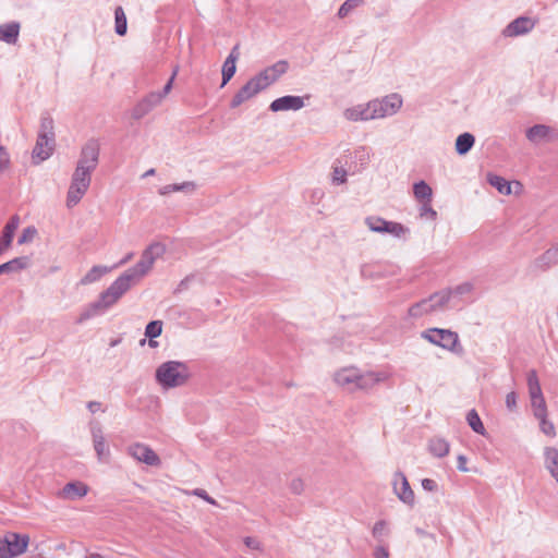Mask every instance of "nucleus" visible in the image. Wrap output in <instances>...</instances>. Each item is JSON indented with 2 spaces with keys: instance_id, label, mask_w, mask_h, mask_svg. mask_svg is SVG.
Returning a JSON list of instances; mask_svg holds the SVG:
<instances>
[{
  "instance_id": "nucleus-7",
  "label": "nucleus",
  "mask_w": 558,
  "mask_h": 558,
  "mask_svg": "<svg viewBox=\"0 0 558 558\" xmlns=\"http://www.w3.org/2000/svg\"><path fill=\"white\" fill-rule=\"evenodd\" d=\"M428 342L454 353H461L462 347L457 332L449 329L430 328L422 333Z\"/></svg>"
},
{
  "instance_id": "nucleus-52",
  "label": "nucleus",
  "mask_w": 558,
  "mask_h": 558,
  "mask_svg": "<svg viewBox=\"0 0 558 558\" xmlns=\"http://www.w3.org/2000/svg\"><path fill=\"white\" fill-rule=\"evenodd\" d=\"M245 546L252 550H263L262 543L254 537L246 536L243 539Z\"/></svg>"
},
{
  "instance_id": "nucleus-14",
  "label": "nucleus",
  "mask_w": 558,
  "mask_h": 558,
  "mask_svg": "<svg viewBox=\"0 0 558 558\" xmlns=\"http://www.w3.org/2000/svg\"><path fill=\"white\" fill-rule=\"evenodd\" d=\"M90 434L98 461L107 462L110 456V450L104 437L101 426L98 423H90Z\"/></svg>"
},
{
  "instance_id": "nucleus-1",
  "label": "nucleus",
  "mask_w": 558,
  "mask_h": 558,
  "mask_svg": "<svg viewBox=\"0 0 558 558\" xmlns=\"http://www.w3.org/2000/svg\"><path fill=\"white\" fill-rule=\"evenodd\" d=\"M134 283L123 274L119 276L105 291H102L97 301L88 304L81 313L77 323H83L95 316L101 315L113 306L124 293H126Z\"/></svg>"
},
{
  "instance_id": "nucleus-4",
  "label": "nucleus",
  "mask_w": 558,
  "mask_h": 558,
  "mask_svg": "<svg viewBox=\"0 0 558 558\" xmlns=\"http://www.w3.org/2000/svg\"><path fill=\"white\" fill-rule=\"evenodd\" d=\"M166 252V246L160 242H154L142 253L141 259L135 266L123 272L134 284L141 280L153 268L155 262Z\"/></svg>"
},
{
  "instance_id": "nucleus-58",
  "label": "nucleus",
  "mask_w": 558,
  "mask_h": 558,
  "mask_svg": "<svg viewBox=\"0 0 558 558\" xmlns=\"http://www.w3.org/2000/svg\"><path fill=\"white\" fill-rule=\"evenodd\" d=\"M374 558H389V551L384 546H377L374 550Z\"/></svg>"
},
{
  "instance_id": "nucleus-41",
  "label": "nucleus",
  "mask_w": 558,
  "mask_h": 558,
  "mask_svg": "<svg viewBox=\"0 0 558 558\" xmlns=\"http://www.w3.org/2000/svg\"><path fill=\"white\" fill-rule=\"evenodd\" d=\"M364 0H345L338 10V16L343 19L348 16L354 9L360 7Z\"/></svg>"
},
{
  "instance_id": "nucleus-33",
  "label": "nucleus",
  "mask_w": 558,
  "mask_h": 558,
  "mask_svg": "<svg viewBox=\"0 0 558 558\" xmlns=\"http://www.w3.org/2000/svg\"><path fill=\"white\" fill-rule=\"evenodd\" d=\"M28 265L27 257H16L0 265V275L11 274L25 268Z\"/></svg>"
},
{
  "instance_id": "nucleus-18",
  "label": "nucleus",
  "mask_w": 558,
  "mask_h": 558,
  "mask_svg": "<svg viewBox=\"0 0 558 558\" xmlns=\"http://www.w3.org/2000/svg\"><path fill=\"white\" fill-rule=\"evenodd\" d=\"M89 185L90 183L88 182L76 181V179H72L66 195V206L71 208L78 204L83 196L86 194Z\"/></svg>"
},
{
  "instance_id": "nucleus-54",
  "label": "nucleus",
  "mask_w": 558,
  "mask_h": 558,
  "mask_svg": "<svg viewBox=\"0 0 558 558\" xmlns=\"http://www.w3.org/2000/svg\"><path fill=\"white\" fill-rule=\"evenodd\" d=\"M290 489L293 494L300 495L304 490V483L301 478H293L290 483Z\"/></svg>"
},
{
  "instance_id": "nucleus-17",
  "label": "nucleus",
  "mask_w": 558,
  "mask_h": 558,
  "mask_svg": "<svg viewBox=\"0 0 558 558\" xmlns=\"http://www.w3.org/2000/svg\"><path fill=\"white\" fill-rule=\"evenodd\" d=\"M260 92L259 87L257 86L256 82L252 77L246 82L244 86H242L239 92L233 96L231 100V108H236L246 100L253 98Z\"/></svg>"
},
{
  "instance_id": "nucleus-23",
  "label": "nucleus",
  "mask_w": 558,
  "mask_h": 558,
  "mask_svg": "<svg viewBox=\"0 0 558 558\" xmlns=\"http://www.w3.org/2000/svg\"><path fill=\"white\" fill-rule=\"evenodd\" d=\"M535 267L546 270L558 264V245L548 248L538 258L535 259Z\"/></svg>"
},
{
  "instance_id": "nucleus-64",
  "label": "nucleus",
  "mask_w": 558,
  "mask_h": 558,
  "mask_svg": "<svg viewBox=\"0 0 558 558\" xmlns=\"http://www.w3.org/2000/svg\"><path fill=\"white\" fill-rule=\"evenodd\" d=\"M83 558H110L94 551H86Z\"/></svg>"
},
{
  "instance_id": "nucleus-50",
  "label": "nucleus",
  "mask_w": 558,
  "mask_h": 558,
  "mask_svg": "<svg viewBox=\"0 0 558 558\" xmlns=\"http://www.w3.org/2000/svg\"><path fill=\"white\" fill-rule=\"evenodd\" d=\"M36 233L37 231L34 227L25 228L19 238V244L31 242L35 238Z\"/></svg>"
},
{
  "instance_id": "nucleus-39",
  "label": "nucleus",
  "mask_w": 558,
  "mask_h": 558,
  "mask_svg": "<svg viewBox=\"0 0 558 558\" xmlns=\"http://www.w3.org/2000/svg\"><path fill=\"white\" fill-rule=\"evenodd\" d=\"M387 233L397 239L405 240L410 234V229L400 222L391 221Z\"/></svg>"
},
{
  "instance_id": "nucleus-3",
  "label": "nucleus",
  "mask_w": 558,
  "mask_h": 558,
  "mask_svg": "<svg viewBox=\"0 0 558 558\" xmlns=\"http://www.w3.org/2000/svg\"><path fill=\"white\" fill-rule=\"evenodd\" d=\"M186 365L179 361H168L156 369V380L165 389L183 386L189 379Z\"/></svg>"
},
{
  "instance_id": "nucleus-43",
  "label": "nucleus",
  "mask_w": 558,
  "mask_h": 558,
  "mask_svg": "<svg viewBox=\"0 0 558 558\" xmlns=\"http://www.w3.org/2000/svg\"><path fill=\"white\" fill-rule=\"evenodd\" d=\"M372 533L377 541L381 542L383 538L388 534L386 521L380 520L376 522L375 525L373 526Z\"/></svg>"
},
{
  "instance_id": "nucleus-11",
  "label": "nucleus",
  "mask_w": 558,
  "mask_h": 558,
  "mask_svg": "<svg viewBox=\"0 0 558 558\" xmlns=\"http://www.w3.org/2000/svg\"><path fill=\"white\" fill-rule=\"evenodd\" d=\"M128 453L136 461L149 466H159L161 464L158 454L145 444L135 442L129 446Z\"/></svg>"
},
{
  "instance_id": "nucleus-63",
  "label": "nucleus",
  "mask_w": 558,
  "mask_h": 558,
  "mask_svg": "<svg viewBox=\"0 0 558 558\" xmlns=\"http://www.w3.org/2000/svg\"><path fill=\"white\" fill-rule=\"evenodd\" d=\"M170 193H174V191L172 190V184H168L159 189L160 195H168Z\"/></svg>"
},
{
  "instance_id": "nucleus-12",
  "label": "nucleus",
  "mask_w": 558,
  "mask_h": 558,
  "mask_svg": "<svg viewBox=\"0 0 558 558\" xmlns=\"http://www.w3.org/2000/svg\"><path fill=\"white\" fill-rule=\"evenodd\" d=\"M536 25V20L519 16L510 22L502 31L505 37H518L529 34Z\"/></svg>"
},
{
  "instance_id": "nucleus-30",
  "label": "nucleus",
  "mask_w": 558,
  "mask_h": 558,
  "mask_svg": "<svg viewBox=\"0 0 558 558\" xmlns=\"http://www.w3.org/2000/svg\"><path fill=\"white\" fill-rule=\"evenodd\" d=\"M111 268L107 266H93L81 279L82 284H89L98 281L102 276L109 272Z\"/></svg>"
},
{
  "instance_id": "nucleus-44",
  "label": "nucleus",
  "mask_w": 558,
  "mask_h": 558,
  "mask_svg": "<svg viewBox=\"0 0 558 558\" xmlns=\"http://www.w3.org/2000/svg\"><path fill=\"white\" fill-rule=\"evenodd\" d=\"M420 217L436 220L437 211L432 207L430 202H422L420 207Z\"/></svg>"
},
{
  "instance_id": "nucleus-24",
  "label": "nucleus",
  "mask_w": 558,
  "mask_h": 558,
  "mask_svg": "<svg viewBox=\"0 0 558 558\" xmlns=\"http://www.w3.org/2000/svg\"><path fill=\"white\" fill-rule=\"evenodd\" d=\"M544 456L545 468L558 483V449L554 447H547L545 448Z\"/></svg>"
},
{
  "instance_id": "nucleus-53",
  "label": "nucleus",
  "mask_w": 558,
  "mask_h": 558,
  "mask_svg": "<svg viewBox=\"0 0 558 558\" xmlns=\"http://www.w3.org/2000/svg\"><path fill=\"white\" fill-rule=\"evenodd\" d=\"M421 484L423 489L426 492L434 493L438 490L437 482L432 478H423Z\"/></svg>"
},
{
  "instance_id": "nucleus-16",
  "label": "nucleus",
  "mask_w": 558,
  "mask_h": 558,
  "mask_svg": "<svg viewBox=\"0 0 558 558\" xmlns=\"http://www.w3.org/2000/svg\"><path fill=\"white\" fill-rule=\"evenodd\" d=\"M56 140L37 136L35 147L33 149V160L36 163L47 160L53 153Z\"/></svg>"
},
{
  "instance_id": "nucleus-8",
  "label": "nucleus",
  "mask_w": 558,
  "mask_h": 558,
  "mask_svg": "<svg viewBox=\"0 0 558 558\" xmlns=\"http://www.w3.org/2000/svg\"><path fill=\"white\" fill-rule=\"evenodd\" d=\"M402 97L392 93L383 98L369 101V109L373 113V119H384L396 114L402 107Z\"/></svg>"
},
{
  "instance_id": "nucleus-42",
  "label": "nucleus",
  "mask_w": 558,
  "mask_h": 558,
  "mask_svg": "<svg viewBox=\"0 0 558 558\" xmlns=\"http://www.w3.org/2000/svg\"><path fill=\"white\" fill-rule=\"evenodd\" d=\"M162 332V322L161 320H153L147 324L145 328V337L149 339H155L159 337Z\"/></svg>"
},
{
  "instance_id": "nucleus-32",
  "label": "nucleus",
  "mask_w": 558,
  "mask_h": 558,
  "mask_svg": "<svg viewBox=\"0 0 558 558\" xmlns=\"http://www.w3.org/2000/svg\"><path fill=\"white\" fill-rule=\"evenodd\" d=\"M488 183L494 186L500 194L509 195L511 194V185L510 182L505 178L499 177L497 174L488 173L487 175Z\"/></svg>"
},
{
  "instance_id": "nucleus-15",
  "label": "nucleus",
  "mask_w": 558,
  "mask_h": 558,
  "mask_svg": "<svg viewBox=\"0 0 558 558\" xmlns=\"http://www.w3.org/2000/svg\"><path fill=\"white\" fill-rule=\"evenodd\" d=\"M305 106L304 97L287 95L275 99L269 109L274 112L293 110L298 111Z\"/></svg>"
},
{
  "instance_id": "nucleus-20",
  "label": "nucleus",
  "mask_w": 558,
  "mask_h": 558,
  "mask_svg": "<svg viewBox=\"0 0 558 558\" xmlns=\"http://www.w3.org/2000/svg\"><path fill=\"white\" fill-rule=\"evenodd\" d=\"M343 117L349 121L374 120L369 109V101L366 105H356L343 111Z\"/></svg>"
},
{
  "instance_id": "nucleus-2",
  "label": "nucleus",
  "mask_w": 558,
  "mask_h": 558,
  "mask_svg": "<svg viewBox=\"0 0 558 558\" xmlns=\"http://www.w3.org/2000/svg\"><path fill=\"white\" fill-rule=\"evenodd\" d=\"M385 378L386 376L383 373H362L359 368L353 366L343 367L333 375L335 383L351 392L356 390H369L378 383L385 380Z\"/></svg>"
},
{
  "instance_id": "nucleus-51",
  "label": "nucleus",
  "mask_w": 558,
  "mask_h": 558,
  "mask_svg": "<svg viewBox=\"0 0 558 558\" xmlns=\"http://www.w3.org/2000/svg\"><path fill=\"white\" fill-rule=\"evenodd\" d=\"M10 167V155L5 147L0 144V171H5Z\"/></svg>"
},
{
  "instance_id": "nucleus-34",
  "label": "nucleus",
  "mask_w": 558,
  "mask_h": 558,
  "mask_svg": "<svg viewBox=\"0 0 558 558\" xmlns=\"http://www.w3.org/2000/svg\"><path fill=\"white\" fill-rule=\"evenodd\" d=\"M413 194L414 197L421 203L432 202L433 191L432 187L425 181H420L414 184Z\"/></svg>"
},
{
  "instance_id": "nucleus-19",
  "label": "nucleus",
  "mask_w": 558,
  "mask_h": 558,
  "mask_svg": "<svg viewBox=\"0 0 558 558\" xmlns=\"http://www.w3.org/2000/svg\"><path fill=\"white\" fill-rule=\"evenodd\" d=\"M87 485L82 482L68 483L59 493V497L65 500H75L86 496Z\"/></svg>"
},
{
  "instance_id": "nucleus-37",
  "label": "nucleus",
  "mask_w": 558,
  "mask_h": 558,
  "mask_svg": "<svg viewBox=\"0 0 558 558\" xmlns=\"http://www.w3.org/2000/svg\"><path fill=\"white\" fill-rule=\"evenodd\" d=\"M466 421L470 427L477 434L484 435L485 434V427L481 421V417L478 413L472 409L466 414Z\"/></svg>"
},
{
  "instance_id": "nucleus-5",
  "label": "nucleus",
  "mask_w": 558,
  "mask_h": 558,
  "mask_svg": "<svg viewBox=\"0 0 558 558\" xmlns=\"http://www.w3.org/2000/svg\"><path fill=\"white\" fill-rule=\"evenodd\" d=\"M99 158V145L96 141H88L82 148L80 159L72 179L90 183L92 172L96 169Z\"/></svg>"
},
{
  "instance_id": "nucleus-22",
  "label": "nucleus",
  "mask_w": 558,
  "mask_h": 558,
  "mask_svg": "<svg viewBox=\"0 0 558 558\" xmlns=\"http://www.w3.org/2000/svg\"><path fill=\"white\" fill-rule=\"evenodd\" d=\"M20 34V23L10 22L0 25V41L14 45Z\"/></svg>"
},
{
  "instance_id": "nucleus-31",
  "label": "nucleus",
  "mask_w": 558,
  "mask_h": 558,
  "mask_svg": "<svg viewBox=\"0 0 558 558\" xmlns=\"http://www.w3.org/2000/svg\"><path fill=\"white\" fill-rule=\"evenodd\" d=\"M37 136L46 137L50 141L56 140L53 119L49 114H45L40 118V126Z\"/></svg>"
},
{
  "instance_id": "nucleus-38",
  "label": "nucleus",
  "mask_w": 558,
  "mask_h": 558,
  "mask_svg": "<svg viewBox=\"0 0 558 558\" xmlns=\"http://www.w3.org/2000/svg\"><path fill=\"white\" fill-rule=\"evenodd\" d=\"M114 20H116V33L120 36L126 34L128 24L126 16L122 7H118L114 10Z\"/></svg>"
},
{
  "instance_id": "nucleus-40",
  "label": "nucleus",
  "mask_w": 558,
  "mask_h": 558,
  "mask_svg": "<svg viewBox=\"0 0 558 558\" xmlns=\"http://www.w3.org/2000/svg\"><path fill=\"white\" fill-rule=\"evenodd\" d=\"M531 399V407L533 409V414L535 417H544L547 415V407L543 396L533 397Z\"/></svg>"
},
{
  "instance_id": "nucleus-29",
  "label": "nucleus",
  "mask_w": 558,
  "mask_h": 558,
  "mask_svg": "<svg viewBox=\"0 0 558 558\" xmlns=\"http://www.w3.org/2000/svg\"><path fill=\"white\" fill-rule=\"evenodd\" d=\"M549 126L544 124H536L526 131V137L532 143H539L549 135Z\"/></svg>"
},
{
  "instance_id": "nucleus-26",
  "label": "nucleus",
  "mask_w": 558,
  "mask_h": 558,
  "mask_svg": "<svg viewBox=\"0 0 558 558\" xmlns=\"http://www.w3.org/2000/svg\"><path fill=\"white\" fill-rule=\"evenodd\" d=\"M449 442L444 438H432L428 444L429 452L436 458H444L449 453Z\"/></svg>"
},
{
  "instance_id": "nucleus-28",
  "label": "nucleus",
  "mask_w": 558,
  "mask_h": 558,
  "mask_svg": "<svg viewBox=\"0 0 558 558\" xmlns=\"http://www.w3.org/2000/svg\"><path fill=\"white\" fill-rule=\"evenodd\" d=\"M391 221L378 216H369L365 218V225L368 229L376 233H387Z\"/></svg>"
},
{
  "instance_id": "nucleus-49",
  "label": "nucleus",
  "mask_w": 558,
  "mask_h": 558,
  "mask_svg": "<svg viewBox=\"0 0 558 558\" xmlns=\"http://www.w3.org/2000/svg\"><path fill=\"white\" fill-rule=\"evenodd\" d=\"M473 289H474L473 283L466 281V282H463L450 290L452 291V294L464 295V294L471 293L473 291Z\"/></svg>"
},
{
  "instance_id": "nucleus-10",
  "label": "nucleus",
  "mask_w": 558,
  "mask_h": 558,
  "mask_svg": "<svg viewBox=\"0 0 558 558\" xmlns=\"http://www.w3.org/2000/svg\"><path fill=\"white\" fill-rule=\"evenodd\" d=\"M2 539L4 545V558H15L23 555L29 544V536L27 534L9 532Z\"/></svg>"
},
{
  "instance_id": "nucleus-55",
  "label": "nucleus",
  "mask_w": 558,
  "mask_h": 558,
  "mask_svg": "<svg viewBox=\"0 0 558 558\" xmlns=\"http://www.w3.org/2000/svg\"><path fill=\"white\" fill-rule=\"evenodd\" d=\"M506 407L509 411H514L517 409V393L514 391L507 393Z\"/></svg>"
},
{
  "instance_id": "nucleus-35",
  "label": "nucleus",
  "mask_w": 558,
  "mask_h": 558,
  "mask_svg": "<svg viewBox=\"0 0 558 558\" xmlns=\"http://www.w3.org/2000/svg\"><path fill=\"white\" fill-rule=\"evenodd\" d=\"M429 313H433V310L427 299H423L422 301L413 304L408 311L409 316L412 318H420Z\"/></svg>"
},
{
  "instance_id": "nucleus-57",
  "label": "nucleus",
  "mask_w": 558,
  "mask_h": 558,
  "mask_svg": "<svg viewBox=\"0 0 558 558\" xmlns=\"http://www.w3.org/2000/svg\"><path fill=\"white\" fill-rule=\"evenodd\" d=\"M193 494L202 499H204L205 501H207L208 504H211V505H216V501L214 498H211L206 490L202 489V488H196Z\"/></svg>"
},
{
  "instance_id": "nucleus-47",
  "label": "nucleus",
  "mask_w": 558,
  "mask_h": 558,
  "mask_svg": "<svg viewBox=\"0 0 558 558\" xmlns=\"http://www.w3.org/2000/svg\"><path fill=\"white\" fill-rule=\"evenodd\" d=\"M347 181V170L342 167H333L332 182L336 184H343Z\"/></svg>"
},
{
  "instance_id": "nucleus-13",
  "label": "nucleus",
  "mask_w": 558,
  "mask_h": 558,
  "mask_svg": "<svg viewBox=\"0 0 558 558\" xmlns=\"http://www.w3.org/2000/svg\"><path fill=\"white\" fill-rule=\"evenodd\" d=\"M393 492L398 498L405 505L412 507L414 505L415 496L405 475L402 472H397L393 480Z\"/></svg>"
},
{
  "instance_id": "nucleus-46",
  "label": "nucleus",
  "mask_w": 558,
  "mask_h": 558,
  "mask_svg": "<svg viewBox=\"0 0 558 558\" xmlns=\"http://www.w3.org/2000/svg\"><path fill=\"white\" fill-rule=\"evenodd\" d=\"M172 190L174 192H183L186 194H192L196 190V184L193 181H186L182 183H173Z\"/></svg>"
},
{
  "instance_id": "nucleus-48",
  "label": "nucleus",
  "mask_w": 558,
  "mask_h": 558,
  "mask_svg": "<svg viewBox=\"0 0 558 558\" xmlns=\"http://www.w3.org/2000/svg\"><path fill=\"white\" fill-rule=\"evenodd\" d=\"M354 159L359 160L362 166H366L369 161V153L366 147L362 146L354 150Z\"/></svg>"
},
{
  "instance_id": "nucleus-21",
  "label": "nucleus",
  "mask_w": 558,
  "mask_h": 558,
  "mask_svg": "<svg viewBox=\"0 0 558 558\" xmlns=\"http://www.w3.org/2000/svg\"><path fill=\"white\" fill-rule=\"evenodd\" d=\"M238 46L233 47V49L231 50L230 54L227 57V59L225 60V63L222 65V83H221V87H223L234 75L235 71H236V60L239 58V52H238Z\"/></svg>"
},
{
  "instance_id": "nucleus-59",
  "label": "nucleus",
  "mask_w": 558,
  "mask_h": 558,
  "mask_svg": "<svg viewBox=\"0 0 558 558\" xmlns=\"http://www.w3.org/2000/svg\"><path fill=\"white\" fill-rule=\"evenodd\" d=\"M194 279L193 275L186 276L184 279L180 281L178 284L177 291L181 292L189 288L190 282Z\"/></svg>"
},
{
  "instance_id": "nucleus-60",
  "label": "nucleus",
  "mask_w": 558,
  "mask_h": 558,
  "mask_svg": "<svg viewBox=\"0 0 558 558\" xmlns=\"http://www.w3.org/2000/svg\"><path fill=\"white\" fill-rule=\"evenodd\" d=\"M102 404L98 401H89L87 403V409L92 412V413H96L97 411H100L102 410L101 409Z\"/></svg>"
},
{
  "instance_id": "nucleus-56",
  "label": "nucleus",
  "mask_w": 558,
  "mask_h": 558,
  "mask_svg": "<svg viewBox=\"0 0 558 558\" xmlns=\"http://www.w3.org/2000/svg\"><path fill=\"white\" fill-rule=\"evenodd\" d=\"M526 381H527V388L534 387V386H541L538 377H537V373L535 369H531L527 373Z\"/></svg>"
},
{
  "instance_id": "nucleus-45",
  "label": "nucleus",
  "mask_w": 558,
  "mask_h": 558,
  "mask_svg": "<svg viewBox=\"0 0 558 558\" xmlns=\"http://www.w3.org/2000/svg\"><path fill=\"white\" fill-rule=\"evenodd\" d=\"M536 418L539 421V428L545 435L549 437H554L556 435L555 426L551 422L547 420V415H544V417Z\"/></svg>"
},
{
  "instance_id": "nucleus-9",
  "label": "nucleus",
  "mask_w": 558,
  "mask_h": 558,
  "mask_svg": "<svg viewBox=\"0 0 558 558\" xmlns=\"http://www.w3.org/2000/svg\"><path fill=\"white\" fill-rule=\"evenodd\" d=\"M289 69V63L286 60H279L275 64L266 68L257 75L253 76L260 92L274 84Z\"/></svg>"
},
{
  "instance_id": "nucleus-27",
  "label": "nucleus",
  "mask_w": 558,
  "mask_h": 558,
  "mask_svg": "<svg viewBox=\"0 0 558 558\" xmlns=\"http://www.w3.org/2000/svg\"><path fill=\"white\" fill-rule=\"evenodd\" d=\"M475 143V137L471 133H462L456 140V151L459 155L468 154Z\"/></svg>"
},
{
  "instance_id": "nucleus-61",
  "label": "nucleus",
  "mask_w": 558,
  "mask_h": 558,
  "mask_svg": "<svg viewBox=\"0 0 558 558\" xmlns=\"http://www.w3.org/2000/svg\"><path fill=\"white\" fill-rule=\"evenodd\" d=\"M530 398L543 396L541 386H534L529 388Z\"/></svg>"
},
{
  "instance_id": "nucleus-25",
  "label": "nucleus",
  "mask_w": 558,
  "mask_h": 558,
  "mask_svg": "<svg viewBox=\"0 0 558 558\" xmlns=\"http://www.w3.org/2000/svg\"><path fill=\"white\" fill-rule=\"evenodd\" d=\"M451 295L452 291L450 289H446L435 292L426 299L430 303L433 312H437L442 310L448 304Z\"/></svg>"
},
{
  "instance_id": "nucleus-6",
  "label": "nucleus",
  "mask_w": 558,
  "mask_h": 558,
  "mask_svg": "<svg viewBox=\"0 0 558 558\" xmlns=\"http://www.w3.org/2000/svg\"><path fill=\"white\" fill-rule=\"evenodd\" d=\"M179 68L175 66L172 75L170 76L167 84L163 86L162 92H151L145 98H143L134 108L133 117L135 119H141L145 114H147L150 110L161 104L162 99L170 93L172 89L173 81L178 74Z\"/></svg>"
},
{
  "instance_id": "nucleus-62",
  "label": "nucleus",
  "mask_w": 558,
  "mask_h": 558,
  "mask_svg": "<svg viewBox=\"0 0 558 558\" xmlns=\"http://www.w3.org/2000/svg\"><path fill=\"white\" fill-rule=\"evenodd\" d=\"M465 464H466V458H465L464 456L460 454V456L458 457V469H459L460 471H462V472H466V471H468V469H466V465H465Z\"/></svg>"
},
{
  "instance_id": "nucleus-36",
  "label": "nucleus",
  "mask_w": 558,
  "mask_h": 558,
  "mask_svg": "<svg viewBox=\"0 0 558 558\" xmlns=\"http://www.w3.org/2000/svg\"><path fill=\"white\" fill-rule=\"evenodd\" d=\"M20 225V218L17 216H13L10 218V220L7 222L2 230V236L1 239L4 240L7 243L12 242L14 233Z\"/></svg>"
}]
</instances>
